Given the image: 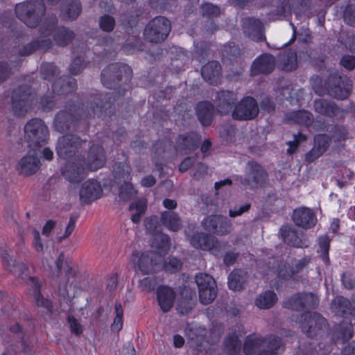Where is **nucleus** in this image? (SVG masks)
I'll use <instances>...</instances> for the list:
<instances>
[{
  "label": "nucleus",
  "mask_w": 355,
  "mask_h": 355,
  "mask_svg": "<svg viewBox=\"0 0 355 355\" xmlns=\"http://www.w3.org/2000/svg\"><path fill=\"white\" fill-rule=\"evenodd\" d=\"M108 101L102 105H99L98 103L95 101L94 103H91L89 107L85 106L83 104L82 107L76 106V105L69 104L67 110L60 111L55 117L53 126L55 130L59 132H64L69 130L71 128L72 123L74 121H78L81 119H87L100 116L102 115L105 110H107L110 107V105L114 101V98L112 99L111 97H108Z\"/></svg>",
  "instance_id": "obj_1"
},
{
  "label": "nucleus",
  "mask_w": 355,
  "mask_h": 355,
  "mask_svg": "<svg viewBox=\"0 0 355 355\" xmlns=\"http://www.w3.org/2000/svg\"><path fill=\"white\" fill-rule=\"evenodd\" d=\"M284 351V347L280 338L270 335L266 338L248 336L243 345V352L252 355L259 352L257 355H277Z\"/></svg>",
  "instance_id": "obj_2"
},
{
  "label": "nucleus",
  "mask_w": 355,
  "mask_h": 355,
  "mask_svg": "<svg viewBox=\"0 0 355 355\" xmlns=\"http://www.w3.org/2000/svg\"><path fill=\"white\" fill-rule=\"evenodd\" d=\"M59 69L53 63H44L40 66V73L43 79L52 82L53 92L62 95L77 89L76 80L67 76H59Z\"/></svg>",
  "instance_id": "obj_3"
},
{
  "label": "nucleus",
  "mask_w": 355,
  "mask_h": 355,
  "mask_svg": "<svg viewBox=\"0 0 355 355\" xmlns=\"http://www.w3.org/2000/svg\"><path fill=\"white\" fill-rule=\"evenodd\" d=\"M45 12L43 0H27L15 6L17 18L30 28L38 26Z\"/></svg>",
  "instance_id": "obj_4"
},
{
  "label": "nucleus",
  "mask_w": 355,
  "mask_h": 355,
  "mask_svg": "<svg viewBox=\"0 0 355 355\" xmlns=\"http://www.w3.org/2000/svg\"><path fill=\"white\" fill-rule=\"evenodd\" d=\"M36 103L35 93L31 87L22 85L14 89L12 95V108L17 116H24Z\"/></svg>",
  "instance_id": "obj_5"
},
{
  "label": "nucleus",
  "mask_w": 355,
  "mask_h": 355,
  "mask_svg": "<svg viewBox=\"0 0 355 355\" xmlns=\"http://www.w3.org/2000/svg\"><path fill=\"white\" fill-rule=\"evenodd\" d=\"M24 131L25 139L30 147H41L47 143L49 132L47 125L42 119H30L25 124Z\"/></svg>",
  "instance_id": "obj_6"
},
{
  "label": "nucleus",
  "mask_w": 355,
  "mask_h": 355,
  "mask_svg": "<svg viewBox=\"0 0 355 355\" xmlns=\"http://www.w3.org/2000/svg\"><path fill=\"white\" fill-rule=\"evenodd\" d=\"M131 69L126 64L121 63H112L103 69L101 72V82L103 85L110 89L116 90L119 87V82L123 76L130 79ZM114 91L112 95L114 94Z\"/></svg>",
  "instance_id": "obj_7"
},
{
  "label": "nucleus",
  "mask_w": 355,
  "mask_h": 355,
  "mask_svg": "<svg viewBox=\"0 0 355 355\" xmlns=\"http://www.w3.org/2000/svg\"><path fill=\"white\" fill-rule=\"evenodd\" d=\"M304 322L301 328L309 338H323L328 335L327 320L317 313H306L302 315Z\"/></svg>",
  "instance_id": "obj_8"
},
{
  "label": "nucleus",
  "mask_w": 355,
  "mask_h": 355,
  "mask_svg": "<svg viewBox=\"0 0 355 355\" xmlns=\"http://www.w3.org/2000/svg\"><path fill=\"white\" fill-rule=\"evenodd\" d=\"M171 31V23L164 17H156L153 19L144 29L146 40L151 43L163 42Z\"/></svg>",
  "instance_id": "obj_9"
},
{
  "label": "nucleus",
  "mask_w": 355,
  "mask_h": 355,
  "mask_svg": "<svg viewBox=\"0 0 355 355\" xmlns=\"http://www.w3.org/2000/svg\"><path fill=\"white\" fill-rule=\"evenodd\" d=\"M328 94L335 98L345 99L348 97L351 88V81L346 76H340L336 71H331L326 81Z\"/></svg>",
  "instance_id": "obj_10"
},
{
  "label": "nucleus",
  "mask_w": 355,
  "mask_h": 355,
  "mask_svg": "<svg viewBox=\"0 0 355 355\" xmlns=\"http://www.w3.org/2000/svg\"><path fill=\"white\" fill-rule=\"evenodd\" d=\"M86 141L82 140L75 135H66L60 137L57 143L56 152L58 155L64 159H73L78 157L77 153Z\"/></svg>",
  "instance_id": "obj_11"
},
{
  "label": "nucleus",
  "mask_w": 355,
  "mask_h": 355,
  "mask_svg": "<svg viewBox=\"0 0 355 355\" xmlns=\"http://www.w3.org/2000/svg\"><path fill=\"white\" fill-rule=\"evenodd\" d=\"M56 24L55 17H53L49 24L46 21L43 22L40 27L41 37H46L52 33L53 40L58 44H68L72 42L75 37L73 31L66 27H59L55 29Z\"/></svg>",
  "instance_id": "obj_12"
},
{
  "label": "nucleus",
  "mask_w": 355,
  "mask_h": 355,
  "mask_svg": "<svg viewBox=\"0 0 355 355\" xmlns=\"http://www.w3.org/2000/svg\"><path fill=\"white\" fill-rule=\"evenodd\" d=\"M310 260L309 257H305L297 261L295 265L290 268L286 263H279L277 260L272 259V263L270 261L268 268L270 271L277 273L282 279H297L298 272L307 266Z\"/></svg>",
  "instance_id": "obj_13"
},
{
  "label": "nucleus",
  "mask_w": 355,
  "mask_h": 355,
  "mask_svg": "<svg viewBox=\"0 0 355 355\" xmlns=\"http://www.w3.org/2000/svg\"><path fill=\"white\" fill-rule=\"evenodd\" d=\"M246 177H239L241 183L254 189L262 187L268 180V173L266 170L257 162L249 161L246 164Z\"/></svg>",
  "instance_id": "obj_14"
},
{
  "label": "nucleus",
  "mask_w": 355,
  "mask_h": 355,
  "mask_svg": "<svg viewBox=\"0 0 355 355\" xmlns=\"http://www.w3.org/2000/svg\"><path fill=\"white\" fill-rule=\"evenodd\" d=\"M311 56L307 52L297 51L291 48L282 51L277 60V64L279 69L285 71L295 70L298 66V62L306 61Z\"/></svg>",
  "instance_id": "obj_15"
},
{
  "label": "nucleus",
  "mask_w": 355,
  "mask_h": 355,
  "mask_svg": "<svg viewBox=\"0 0 355 355\" xmlns=\"http://www.w3.org/2000/svg\"><path fill=\"white\" fill-rule=\"evenodd\" d=\"M258 114L259 106L257 101L251 96H246L235 105L232 115L234 119L248 121L254 119Z\"/></svg>",
  "instance_id": "obj_16"
},
{
  "label": "nucleus",
  "mask_w": 355,
  "mask_h": 355,
  "mask_svg": "<svg viewBox=\"0 0 355 355\" xmlns=\"http://www.w3.org/2000/svg\"><path fill=\"white\" fill-rule=\"evenodd\" d=\"M161 256L155 252H146L141 254L135 252L132 256V261L144 275L154 272L158 263L161 261Z\"/></svg>",
  "instance_id": "obj_17"
},
{
  "label": "nucleus",
  "mask_w": 355,
  "mask_h": 355,
  "mask_svg": "<svg viewBox=\"0 0 355 355\" xmlns=\"http://www.w3.org/2000/svg\"><path fill=\"white\" fill-rule=\"evenodd\" d=\"M87 168L82 162V159L75 157L68 159L62 167V176L70 182H79L83 180L87 174Z\"/></svg>",
  "instance_id": "obj_18"
},
{
  "label": "nucleus",
  "mask_w": 355,
  "mask_h": 355,
  "mask_svg": "<svg viewBox=\"0 0 355 355\" xmlns=\"http://www.w3.org/2000/svg\"><path fill=\"white\" fill-rule=\"evenodd\" d=\"M202 225L205 230L218 235H227L233 230L232 221L227 217L220 215H211L205 217L202 221Z\"/></svg>",
  "instance_id": "obj_19"
},
{
  "label": "nucleus",
  "mask_w": 355,
  "mask_h": 355,
  "mask_svg": "<svg viewBox=\"0 0 355 355\" xmlns=\"http://www.w3.org/2000/svg\"><path fill=\"white\" fill-rule=\"evenodd\" d=\"M279 233L285 243L295 248H308L310 241L303 233H300L290 225H283Z\"/></svg>",
  "instance_id": "obj_20"
},
{
  "label": "nucleus",
  "mask_w": 355,
  "mask_h": 355,
  "mask_svg": "<svg viewBox=\"0 0 355 355\" xmlns=\"http://www.w3.org/2000/svg\"><path fill=\"white\" fill-rule=\"evenodd\" d=\"M276 65L275 58L269 53H263L252 63L250 76L267 75L272 73Z\"/></svg>",
  "instance_id": "obj_21"
},
{
  "label": "nucleus",
  "mask_w": 355,
  "mask_h": 355,
  "mask_svg": "<svg viewBox=\"0 0 355 355\" xmlns=\"http://www.w3.org/2000/svg\"><path fill=\"white\" fill-rule=\"evenodd\" d=\"M106 161L103 148L101 146L94 144L88 152L87 161L82 159V162L87 171H95L102 168Z\"/></svg>",
  "instance_id": "obj_22"
},
{
  "label": "nucleus",
  "mask_w": 355,
  "mask_h": 355,
  "mask_svg": "<svg viewBox=\"0 0 355 355\" xmlns=\"http://www.w3.org/2000/svg\"><path fill=\"white\" fill-rule=\"evenodd\" d=\"M64 256L63 252H61L55 261L56 274L58 277L62 276L64 274V277L59 283L58 293L64 299L68 297V291L67 288V282L70 277L74 275L71 267L67 262H64Z\"/></svg>",
  "instance_id": "obj_23"
},
{
  "label": "nucleus",
  "mask_w": 355,
  "mask_h": 355,
  "mask_svg": "<svg viewBox=\"0 0 355 355\" xmlns=\"http://www.w3.org/2000/svg\"><path fill=\"white\" fill-rule=\"evenodd\" d=\"M243 33L254 42H263L265 37L263 33V24L259 19L245 18L243 21Z\"/></svg>",
  "instance_id": "obj_24"
},
{
  "label": "nucleus",
  "mask_w": 355,
  "mask_h": 355,
  "mask_svg": "<svg viewBox=\"0 0 355 355\" xmlns=\"http://www.w3.org/2000/svg\"><path fill=\"white\" fill-rule=\"evenodd\" d=\"M236 100V94L234 92L221 90L216 93L214 101L218 112L225 114L232 110Z\"/></svg>",
  "instance_id": "obj_25"
},
{
  "label": "nucleus",
  "mask_w": 355,
  "mask_h": 355,
  "mask_svg": "<svg viewBox=\"0 0 355 355\" xmlns=\"http://www.w3.org/2000/svg\"><path fill=\"white\" fill-rule=\"evenodd\" d=\"M102 189L94 180H87L80 190V200L83 203H89L101 197Z\"/></svg>",
  "instance_id": "obj_26"
},
{
  "label": "nucleus",
  "mask_w": 355,
  "mask_h": 355,
  "mask_svg": "<svg viewBox=\"0 0 355 355\" xmlns=\"http://www.w3.org/2000/svg\"><path fill=\"white\" fill-rule=\"evenodd\" d=\"M293 220L297 226L304 229L313 227L317 221L314 212L309 208L302 207L294 210Z\"/></svg>",
  "instance_id": "obj_27"
},
{
  "label": "nucleus",
  "mask_w": 355,
  "mask_h": 355,
  "mask_svg": "<svg viewBox=\"0 0 355 355\" xmlns=\"http://www.w3.org/2000/svg\"><path fill=\"white\" fill-rule=\"evenodd\" d=\"M191 245L202 250H213L218 245V240L213 236L205 232H196L190 238Z\"/></svg>",
  "instance_id": "obj_28"
},
{
  "label": "nucleus",
  "mask_w": 355,
  "mask_h": 355,
  "mask_svg": "<svg viewBox=\"0 0 355 355\" xmlns=\"http://www.w3.org/2000/svg\"><path fill=\"white\" fill-rule=\"evenodd\" d=\"M200 137L196 132L180 135L176 140V150L189 153L195 150L200 142Z\"/></svg>",
  "instance_id": "obj_29"
},
{
  "label": "nucleus",
  "mask_w": 355,
  "mask_h": 355,
  "mask_svg": "<svg viewBox=\"0 0 355 355\" xmlns=\"http://www.w3.org/2000/svg\"><path fill=\"white\" fill-rule=\"evenodd\" d=\"M331 309L336 315L340 317L355 315V306L349 299L343 296L336 297L331 302Z\"/></svg>",
  "instance_id": "obj_30"
},
{
  "label": "nucleus",
  "mask_w": 355,
  "mask_h": 355,
  "mask_svg": "<svg viewBox=\"0 0 355 355\" xmlns=\"http://www.w3.org/2000/svg\"><path fill=\"white\" fill-rule=\"evenodd\" d=\"M40 161L35 153H28L24 156L18 163L20 173L24 175H31L35 173L40 167Z\"/></svg>",
  "instance_id": "obj_31"
},
{
  "label": "nucleus",
  "mask_w": 355,
  "mask_h": 355,
  "mask_svg": "<svg viewBox=\"0 0 355 355\" xmlns=\"http://www.w3.org/2000/svg\"><path fill=\"white\" fill-rule=\"evenodd\" d=\"M81 11L82 6L79 0H64L60 15L65 21H72L80 15Z\"/></svg>",
  "instance_id": "obj_32"
},
{
  "label": "nucleus",
  "mask_w": 355,
  "mask_h": 355,
  "mask_svg": "<svg viewBox=\"0 0 355 355\" xmlns=\"http://www.w3.org/2000/svg\"><path fill=\"white\" fill-rule=\"evenodd\" d=\"M204 80L211 85H217L220 81L221 66L217 61H211L205 64L201 70Z\"/></svg>",
  "instance_id": "obj_33"
},
{
  "label": "nucleus",
  "mask_w": 355,
  "mask_h": 355,
  "mask_svg": "<svg viewBox=\"0 0 355 355\" xmlns=\"http://www.w3.org/2000/svg\"><path fill=\"white\" fill-rule=\"evenodd\" d=\"M157 297L159 305L163 312L169 311L173 307L175 298L174 291L166 286H161L158 288Z\"/></svg>",
  "instance_id": "obj_34"
},
{
  "label": "nucleus",
  "mask_w": 355,
  "mask_h": 355,
  "mask_svg": "<svg viewBox=\"0 0 355 355\" xmlns=\"http://www.w3.org/2000/svg\"><path fill=\"white\" fill-rule=\"evenodd\" d=\"M285 120L288 123L309 126L312 123L313 116L310 112L302 110L288 113L285 116Z\"/></svg>",
  "instance_id": "obj_35"
},
{
  "label": "nucleus",
  "mask_w": 355,
  "mask_h": 355,
  "mask_svg": "<svg viewBox=\"0 0 355 355\" xmlns=\"http://www.w3.org/2000/svg\"><path fill=\"white\" fill-rule=\"evenodd\" d=\"M354 334L353 323H341L334 330L331 339L335 343H345L352 338Z\"/></svg>",
  "instance_id": "obj_36"
},
{
  "label": "nucleus",
  "mask_w": 355,
  "mask_h": 355,
  "mask_svg": "<svg viewBox=\"0 0 355 355\" xmlns=\"http://www.w3.org/2000/svg\"><path fill=\"white\" fill-rule=\"evenodd\" d=\"M213 105L208 101L200 102L197 105V115L202 125L211 124L213 119Z\"/></svg>",
  "instance_id": "obj_37"
},
{
  "label": "nucleus",
  "mask_w": 355,
  "mask_h": 355,
  "mask_svg": "<svg viewBox=\"0 0 355 355\" xmlns=\"http://www.w3.org/2000/svg\"><path fill=\"white\" fill-rule=\"evenodd\" d=\"M313 106L316 112L329 117L335 116L339 110L334 102L325 99L315 100Z\"/></svg>",
  "instance_id": "obj_38"
},
{
  "label": "nucleus",
  "mask_w": 355,
  "mask_h": 355,
  "mask_svg": "<svg viewBox=\"0 0 355 355\" xmlns=\"http://www.w3.org/2000/svg\"><path fill=\"white\" fill-rule=\"evenodd\" d=\"M247 279L248 273L245 270L241 269L233 270L228 277V286L230 289L234 291L242 289Z\"/></svg>",
  "instance_id": "obj_39"
},
{
  "label": "nucleus",
  "mask_w": 355,
  "mask_h": 355,
  "mask_svg": "<svg viewBox=\"0 0 355 355\" xmlns=\"http://www.w3.org/2000/svg\"><path fill=\"white\" fill-rule=\"evenodd\" d=\"M28 285L33 289V295L36 304L38 306H42L47 309L51 308V302L45 299L40 293L41 282L35 277H29Z\"/></svg>",
  "instance_id": "obj_40"
},
{
  "label": "nucleus",
  "mask_w": 355,
  "mask_h": 355,
  "mask_svg": "<svg viewBox=\"0 0 355 355\" xmlns=\"http://www.w3.org/2000/svg\"><path fill=\"white\" fill-rule=\"evenodd\" d=\"M277 301L276 293L272 291H266L257 297L254 303L261 309H268L272 307Z\"/></svg>",
  "instance_id": "obj_41"
},
{
  "label": "nucleus",
  "mask_w": 355,
  "mask_h": 355,
  "mask_svg": "<svg viewBox=\"0 0 355 355\" xmlns=\"http://www.w3.org/2000/svg\"><path fill=\"white\" fill-rule=\"evenodd\" d=\"M161 221L168 230L176 232L182 227V223L178 214L173 211H164L162 214Z\"/></svg>",
  "instance_id": "obj_42"
},
{
  "label": "nucleus",
  "mask_w": 355,
  "mask_h": 355,
  "mask_svg": "<svg viewBox=\"0 0 355 355\" xmlns=\"http://www.w3.org/2000/svg\"><path fill=\"white\" fill-rule=\"evenodd\" d=\"M79 46H76V49H73V58L69 67V71L72 75L79 74L86 67L85 53L81 51L78 53V55H75L76 52L78 51V48Z\"/></svg>",
  "instance_id": "obj_43"
},
{
  "label": "nucleus",
  "mask_w": 355,
  "mask_h": 355,
  "mask_svg": "<svg viewBox=\"0 0 355 355\" xmlns=\"http://www.w3.org/2000/svg\"><path fill=\"white\" fill-rule=\"evenodd\" d=\"M241 343L235 334H230L225 340V349L230 355H236L241 349Z\"/></svg>",
  "instance_id": "obj_44"
},
{
  "label": "nucleus",
  "mask_w": 355,
  "mask_h": 355,
  "mask_svg": "<svg viewBox=\"0 0 355 355\" xmlns=\"http://www.w3.org/2000/svg\"><path fill=\"white\" fill-rule=\"evenodd\" d=\"M196 283L198 291L213 288L216 283L214 279L207 273H199L196 276Z\"/></svg>",
  "instance_id": "obj_45"
},
{
  "label": "nucleus",
  "mask_w": 355,
  "mask_h": 355,
  "mask_svg": "<svg viewBox=\"0 0 355 355\" xmlns=\"http://www.w3.org/2000/svg\"><path fill=\"white\" fill-rule=\"evenodd\" d=\"M146 209V201L143 200H138L130 205V211H136V213L132 214L131 220L134 223H139L141 219V216L144 214Z\"/></svg>",
  "instance_id": "obj_46"
},
{
  "label": "nucleus",
  "mask_w": 355,
  "mask_h": 355,
  "mask_svg": "<svg viewBox=\"0 0 355 355\" xmlns=\"http://www.w3.org/2000/svg\"><path fill=\"white\" fill-rule=\"evenodd\" d=\"M318 244L320 247V257L326 265L330 263L329 257V250L330 246V241L327 236H322L319 238Z\"/></svg>",
  "instance_id": "obj_47"
},
{
  "label": "nucleus",
  "mask_w": 355,
  "mask_h": 355,
  "mask_svg": "<svg viewBox=\"0 0 355 355\" xmlns=\"http://www.w3.org/2000/svg\"><path fill=\"white\" fill-rule=\"evenodd\" d=\"M182 266V262L175 257L166 258L163 263V268L166 272L175 273L179 271Z\"/></svg>",
  "instance_id": "obj_48"
},
{
  "label": "nucleus",
  "mask_w": 355,
  "mask_h": 355,
  "mask_svg": "<svg viewBox=\"0 0 355 355\" xmlns=\"http://www.w3.org/2000/svg\"><path fill=\"white\" fill-rule=\"evenodd\" d=\"M137 194L132 184L125 182L119 188V198L123 200H130Z\"/></svg>",
  "instance_id": "obj_49"
},
{
  "label": "nucleus",
  "mask_w": 355,
  "mask_h": 355,
  "mask_svg": "<svg viewBox=\"0 0 355 355\" xmlns=\"http://www.w3.org/2000/svg\"><path fill=\"white\" fill-rule=\"evenodd\" d=\"M199 299L202 304H211L216 298L217 295V286L215 285L213 288L198 291Z\"/></svg>",
  "instance_id": "obj_50"
},
{
  "label": "nucleus",
  "mask_w": 355,
  "mask_h": 355,
  "mask_svg": "<svg viewBox=\"0 0 355 355\" xmlns=\"http://www.w3.org/2000/svg\"><path fill=\"white\" fill-rule=\"evenodd\" d=\"M284 306L288 309L296 311H304L305 309L300 293L293 295L285 302Z\"/></svg>",
  "instance_id": "obj_51"
},
{
  "label": "nucleus",
  "mask_w": 355,
  "mask_h": 355,
  "mask_svg": "<svg viewBox=\"0 0 355 355\" xmlns=\"http://www.w3.org/2000/svg\"><path fill=\"white\" fill-rule=\"evenodd\" d=\"M305 309H314L319 304L318 297L312 293H300Z\"/></svg>",
  "instance_id": "obj_52"
},
{
  "label": "nucleus",
  "mask_w": 355,
  "mask_h": 355,
  "mask_svg": "<svg viewBox=\"0 0 355 355\" xmlns=\"http://www.w3.org/2000/svg\"><path fill=\"white\" fill-rule=\"evenodd\" d=\"M115 313L116 316L112 324V329L113 331H119L123 327V310L120 303L115 304Z\"/></svg>",
  "instance_id": "obj_53"
},
{
  "label": "nucleus",
  "mask_w": 355,
  "mask_h": 355,
  "mask_svg": "<svg viewBox=\"0 0 355 355\" xmlns=\"http://www.w3.org/2000/svg\"><path fill=\"white\" fill-rule=\"evenodd\" d=\"M155 241L157 242V248L159 250V253L166 252L171 245L170 237L164 234H158L155 235Z\"/></svg>",
  "instance_id": "obj_54"
},
{
  "label": "nucleus",
  "mask_w": 355,
  "mask_h": 355,
  "mask_svg": "<svg viewBox=\"0 0 355 355\" xmlns=\"http://www.w3.org/2000/svg\"><path fill=\"white\" fill-rule=\"evenodd\" d=\"M331 139L326 135H318L314 138V147L324 153L329 148Z\"/></svg>",
  "instance_id": "obj_55"
},
{
  "label": "nucleus",
  "mask_w": 355,
  "mask_h": 355,
  "mask_svg": "<svg viewBox=\"0 0 355 355\" xmlns=\"http://www.w3.org/2000/svg\"><path fill=\"white\" fill-rule=\"evenodd\" d=\"M167 144L170 146L171 145L164 141H157L153 145V159L156 166L161 165L158 162V157L161 156L166 151Z\"/></svg>",
  "instance_id": "obj_56"
},
{
  "label": "nucleus",
  "mask_w": 355,
  "mask_h": 355,
  "mask_svg": "<svg viewBox=\"0 0 355 355\" xmlns=\"http://www.w3.org/2000/svg\"><path fill=\"white\" fill-rule=\"evenodd\" d=\"M41 109L44 112L52 110L55 105V96L52 94H46L43 96L40 101Z\"/></svg>",
  "instance_id": "obj_57"
},
{
  "label": "nucleus",
  "mask_w": 355,
  "mask_h": 355,
  "mask_svg": "<svg viewBox=\"0 0 355 355\" xmlns=\"http://www.w3.org/2000/svg\"><path fill=\"white\" fill-rule=\"evenodd\" d=\"M250 208L251 205L250 203H245L239 206H234L233 208H230L229 209L228 214L230 217L235 218L248 212Z\"/></svg>",
  "instance_id": "obj_58"
},
{
  "label": "nucleus",
  "mask_w": 355,
  "mask_h": 355,
  "mask_svg": "<svg viewBox=\"0 0 355 355\" xmlns=\"http://www.w3.org/2000/svg\"><path fill=\"white\" fill-rule=\"evenodd\" d=\"M114 25V19L109 15H104L99 20V26L104 31L110 32L112 31Z\"/></svg>",
  "instance_id": "obj_59"
},
{
  "label": "nucleus",
  "mask_w": 355,
  "mask_h": 355,
  "mask_svg": "<svg viewBox=\"0 0 355 355\" xmlns=\"http://www.w3.org/2000/svg\"><path fill=\"white\" fill-rule=\"evenodd\" d=\"M39 46H14L12 50V52L14 53H19V56H26L37 49Z\"/></svg>",
  "instance_id": "obj_60"
},
{
  "label": "nucleus",
  "mask_w": 355,
  "mask_h": 355,
  "mask_svg": "<svg viewBox=\"0 0 355 355\" xmlns=\"http://www.w3.org/2000/svg\"><path fill=\"white\" fill-rule=\"evenodd\" d=\"M201 8L202 15L209 17H216L220 12V8L211 3H205Z\"/></svg>",
  "instance_id": "obj_61"
},
{
  "label": "nucleus",
  "mask_w": 355,
  "mask_h": 355,
  "mask_svg": "<svg viewBox=\"0 0 355 355\" xmlns=\"http://www.w3.org/2000/svg\"><path fill=\"white\" fill-rule=\"evenodd\" d=\"M345 21L355 27V5H348L344 12Z\"/></svg>",
  "instance_id": "obj_62"
},
{
  "label": "nucleus",
  "mask_w": 355,
  "mask_h": 355,
  "mask_svg": "<svg viewBox=\"0 0 355 355\" xmlns=\"http://www.w3.org/2000/svg\"><path fill=\"white\" fill-rule=\"evenodd\" d=\"M306 139V135L302 134L301 132H299L297 135H294V140L290 141L287 143V144L289 146V148L287 150L288 153L292 155L297 149L298 144L301 141H304Z\"/></svg>",
  "instance_id": "obj_63"
},
{
  "label": "nucleus",
  "mask_w": 355,
  "mask_h": 355,
  "mask_svg": "<svg viewBox=\"0 0 355 355\" xmlns=\"http://www.w3.org/2000/svg\"><path fill=\"white\" fill-rule=\"evenodd\" d=\"M342 283L344 287L348 290H352L355 287V277L350 272H343L341 277Z\"/></svg>",
  "instance_id": "obj_64"
}]
</instances>
